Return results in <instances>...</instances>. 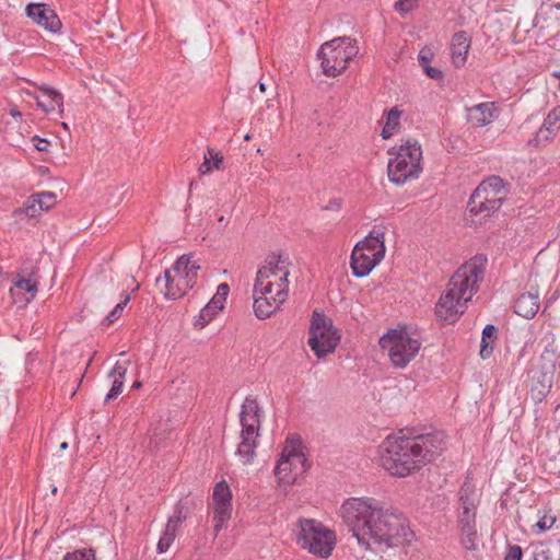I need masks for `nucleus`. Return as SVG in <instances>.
Instances as JSON below:
<instances>
[{"mask_svg": "<svg viewBox=\"0 0 560 560\" xmlns=\"http://www.w3.org/2000/svg\"><path fill=\"white\" fill-rule=\"evenodd\" d=\"M498 339V328L492 325L488 324L485 326L482 330L481 336V342H480V357L481 359H488L492 355L494 343Z\"/></svg>", "mask_w": 560, "mask_h": 560, "instance_id": "25", "label": "nucleus"}, {"mask_svg": "<svg viewBox=\"0 0 560 560\" xmlns=\"http://www.w3.org/2000/svg\"><path fill=\"white\" fill-rule=\"evenodd\" d=\"M213 170L214 168L211 163V159H210L209 154L206 152L203 155V162L199 166L198 172L200 175H207V174H210Z\"/></svg>", "mask_w": 560, "mask_h": 560, "instance_id": "50", "label": "nucleus"}, {"mask_svg": "<svg viewBox=\"0 0 560 560\" xmlns=\"http://www.w3.org/2000/svg\"><path fill=\"white\" fill-rule=\"evenodd\" d=\"M386 247L381 246V249L376 254H366L362 250L360 243H358L351 254L350 266L352 273L357 278H363L370 275V272L381 262L385 256Z\"/></svg>", "mask_w": 560, "mask_h": 560, "instance_id": "14", "label": "nucleus"}, {"mask_svg": "<svg viewBox=\"0 0 560 560\" xmlns=\"http://www.w3.org/2000/svg\"><path fill=\"white\" fill-rule=\"evenodd\" d=\"M38 105L43 107L45 112L61 109L63 97L58 91L51 88H45L42 90V96L38 98Z\"/></svg>", "mask_w": 560, "mask_h": 560, "instance_id": "27", "label": "nucleus"}, {"mask_svg": "<svg viewBox=\"0 0 560 560\" xmlns=\"http://www.w3.org/2000/svg\"><path fill=\"white\" fill-rule=\"evenodd\" d=\"M486 258L475 256L451 277L445 292L435 304V315L444 324L455 323L466 310V303L477 293L478 280L485 275Z\"/></svg>", "mask_w": 560, "mask_h": 560, "instance_id": "3", "label": "nucleus"}, {"mask_svg": "<svg viewBox=\"0 0 560 560\" xmlns=\"http://www.w3.org/2000/svg\"><path fill=\"white\" fill-rule=\"evenodd\" d=\"M33 144L36 150L40 152H47L50 147V142L44 138H39L38 136L33 137Z\"/></svg>", "mask_w": 560, "mask_h": 560, "instance_id": "51", "label": "nucleus"}, {"mask_svg": "<svg viewBox=\"0 0 560 560\" xmlns=\"http://www.w3.org/2000/svg\"><path fill=\"white\" fill-rule=\"evenodd\" d=\"M542 341L546 342L544 347V351L541 353V359L549 361L552 363L555 368V363L558 357V347L556 345V337L552 332H549L547 336L542 338Z\"/></svg>", "mask_w": 560, "mask_h": 560, "instance_id": "31", "label": "nucleus"}, {"mask_svg": "<svg viewBox=\"0 0 560 560\" xmlns=\"http://www.w3.org/2000/svg\"><path fill=\"white\" fill-rule=\"evenodd\" d=\"M340 515L359 545L370 548V541L395 547L408 541L410 528L406 516L394 508H385L374 498H350Z\"/></svg>", "mask_w": 560, "mask_h": 560, "instance_id": "1", "label": "nucleus"}, {"mask_svg": "<svg viewBox=\"0 0 560 560\" xmlns=\"http://www.w3.org/2000/svg\"><path fill=\"white\" fill-rule=\"evenodd\" d=\"M555 522V518H547V517H542L541 520H539L536 524V526L541 530H547L549 529L552 524Z\"/></svg>", "mask_w": 560, "mask_h": 560, "instance_id": "54", "label": "nucleus"}, {"mask_svg": "<svg viewBox=\"0 0 560 560\" xmlns=\"http://www.w3.org/2000/svg\"><path fill=\"white\" fill-rule=\"evenodd\" d=\"M68 448V443L67 442H62L60 444V450H67Z\"/></svg>", "mask_w": 560, "mask_h": 560, "instance_id": "57", "label": "nucleus"}, {"mask_svg": "<svg viewBox=\"0 0 560 560\" xmlns=\"http://www.w3.org/2000/svg\"><path fill=\"white\" fill-rule=\"evenodd\" d=\"M207 153L209 154L211 159V163L213 165L214 170H222L223 168V155L221 152L215 151L212 148L207 149Z\"/></svg>", "mask_w": 560, "mask_h": 560, "instance_id": "46", "label": "nucleus"}, {"mask_svg": "<svg viewBox=\"0 0 560 560\" xmlns=\"http://www.w3.org/2000/svg\"><path fill=\"white\" fill-rule=\"evenodd\" d=\"M253 295L255 315L260 319H265L273 314L285 301L288 296V290H285V284H277V291L275 295L262 296L256 293Z\"/></svg>", "mask_w": 560, "mask_h": 560, "instance_id": "16", "label": "nucleus"}, {"mask_svg": "<svg viewBox=\"0 0 560 560\" xmlns=\"http://www.w3.org/2000/svg\"><path fill=\"white\" fill-rule=\"evenodd\" d=\"M269 270V267H261L258 269L254 284V293L262 296L276 294V292H273V283L269 281V278L271 277V272Z\"/></svg>", "mask_w": 560, "mask_h": 560, "instance_id": "26", "label": "nucleus"}, {"mask_svg": "<svg viewBox=\"0 0 560 560\" xmlns=\"http://www.w3.org/2000/svg\"><path fill=\"white\" fill-rule=\"evenodd\" d=\"M388 154H395L387 166L388 178L396 185H404L406 182L416 179L422 172V150L415 139H407L397 150L392 148Z\"/></svg>", "mask_w": 560, "mask_h": 560, "instance_id": "4", "label": "nucleus"}, {"mask_svg": "<svg viewBox=\"0 0 560 560\" xmlns=\"http://www.w3.org/2000/svg\"><path fill=\"white\" fill-rule=\"evenodd\" d=\"M139 289V284L136 285V288L132 290V292L137 291Z\"/></svg>", "mask_w": 560, "mask_h": 560, "instance_id": "62", "label": "nucleus"}, {"mask_svg": "<svg viewBox=\"0 0 560 560\" xmlns=\"http://www.w3.org/2000/svg\"><path fill=\"white\" fill-rule=\"evenodd\" d=\"M363 252H369V254L373 255L376 254L378 250V247H376V244L374 242L365 243V238L361 242H359Z\"/></svg>", "mask_w": 560, "mask_h": 560, "instance_id": "53", "label": "nucleus"}, {"mask_svg": "<svg viewBox=\"0 0 560 560\" xmlns=\"http://www.w3.org/2000/svg\"><path fill=\"white\" fill-rule=\"evenodd\" d=\"M503 198L495 196L493 190H485V185H478L469 197L467 209L472 215L488 218L502 206Z\"/></svg>", "mask_w": 560, "mask_h": 560, "instance_id": "13", "label": "nucleus"}, {"mask_svg": "<svg viewBox=\"0 0 560 560\" xmlns=\"http://www.w3.org/2000/svg\"><path fill=\"white\" fill-rule=\"evenodd\" d=\"M533 560H551V552L549 549H537L533 553Z\"/></svg>", "mask_w": 560, "mask_h": 560, "instance_id": "52", "label": "nucleus"}, {"mask_svg": "<svg viewBox=\"0 0 560 560\" xmlns=\"http://www.w3.org/2000/svg\"><path fill=\"white\" fill-rule=\"evenodd\" d=\"M394 130L395 129L384 125V127L382 129V132H381V136L383 137V139H388V138H390L393 136Z\"/></svg>", "mask_w": 560, "mask_h": 560, "instance_id": "56", "label": "nucleus"}, {"mask_svg": "<svg viewBox=\"0 0 560 560\" xmlns=\"http://www.w3.org/2000/svg\"><path fill=\"white\" fill-rule=\"evenodd\" d=\"M26 15L51 33L58 32L62 25L56 12L46 3H28Z\"/></svg>", "mask_w": 560, "mask_h": 560, "instance_id": "15", "label": "nucleus"}, {"mask_svg": "<svg viewBox=\"0 0 560 560\" xmlns=\"http://www.w3.org/2000/svg\"><path fill=\"white\" fill-rule=\"evenodd\" d=\"M306 470L307 459L302 452L301 441L294 436L288 438L287 445L275 468L278 482L283 486H291Z\"/></svg>", "mask_w": 560, "mask_h": 560, "instance_id": "7", "label": "nucleus"}, {"mask_svg": "<svg viewBox=\"0 0 560 560\" xmlns=\"http://www.w3.org/2000/svg\"><path fill=\"white\" fill-rule=\"evenodd\" d=\"M374 242L376 247L381 249L382 245H385V228L375 225L365 236V243Z\"/></svg>", "mask_w": 560, "mask_h": 560, "instance_id": "36", "label": "nucleus"}, {"mask_svg": "<svg viewBox=\"0 0 560 560\" xmlns=\"http://www.w3.org/2000/svg\"><path fill=\"white\" fill-rule=\"evenodd\" d=\"M62 560H96V558L93 549L83 548L72 552H67Z\"/></svg>", "mask_w": 560, "mask_h": 560, "instance_id": "37", "label": "nucleus"}, {"mask_svg": "<svg viewBox=\"0 0 560 560\" xmlns=\"http://www.w3.org/2000/svg\"><path fill=\"white\" fill-rule=\"evenodd\" d=\"M553 384V373L547 371H538L530 381V397L535 402H541L550 393Z\"/></svg>", "mask_w": 560, "mask_h": 560, "instance_id": "20", "label": "nucleus"}, {"mask_svg": "<svg viewBox=\"0 0 560 560\" xmlns=\"http://www.w3.org/2000/svg\"><path fill=\"white\" fill-rule=\"evenodd\" d=\"M523 550L518 545H510L504 560H522Z\"/></svg>", "mask_w": 560, "mask_h": 560, "instance_id": "48", "label": "nucleus"}, {"mask_svg": "<svg viewBox=\"0 0 560 560\" xmlns=\"http://www.w3.org/2000/svg\"><path fill=\"white\" fill-rule=\"evenodd\" d=\"M341 208V200L340 199H331L328 205L326 206V209L328 210H339Z\"/></svg>", "mask_w": 560, "mask_h": 560, "instance_id": "55", "label": "nucleus"}, {"mask_svg": "<svg viewBox=\"0 0 560 560\" xmlns=\"http://www.w3.org/2000/svg\"><path fill=\"white\" fill-rule=\"evenodd\" d=\"M130 360L117 361L112 371L109 372L108 376L125 380Z\"/></svg>", "mask_w": 560, "mask_h": 560, "instance_id": "42", "label": "nucleus"}, {"mask_svg": "<svg viewBox=\"0 0 560 560\" xmlns=\"http://www.w3.org/2000/svg\"><path fill=\"white\" fill-rule=\"evenodd\" d=\"M113 383L109 392L105 396V401L108 402L113 399H116L122 392L125 380L113 377Z\"/></svg>", "mask_w": 560, "mask_h": 560, "instance_id": "43", "label": "nucleus"}, {"mask_svg": "<svg viewBox=\"0 0 560 560\" xmlns=\"http://www.w3.org/2000/svg\"><path fill=\"white\" fill-rule=\"evenodd\" d=\"M51 493H52V494H56V493H57V488H56V487H54V488L51 489Z\"/></svg>", "mask_w": 560, "mask_h": 560, "instance_id": "61", "label": "nucleus"}, {"mask_svg": "<svg viewBox=\"0 0 560 560\" xmlns=\"http://www.w3.org/2000/svg\"><path fill=\"white\" fill-rule=\"evenodd\" d=\"M186 517L184 505L182 504V501H179L174 508L173 515L168 517L165 529L176 533L179 525L186 520Z\"/></svg>", "mask_w": 560, "mask_h": 560, "instance_id": "33", "label": "nucleus"}, {"mask_svg": "<svg viewBox=\"0 0 560 560\" xmlns=\"http://www.w3.org/2000/svg\"><path fill=\"white\" fill-rule=\"evenodd\" d=\"M11 114H12V116H16V115H19V116H20V115H21V114H20L19 112H16V110H12V112H11Z\"/></svg>", "mask_w": 560, "mask_h": 560, "instance_id": "58", "label": "nucleus"}, {"mask_svg": "<svg viewBox=\"0 0 560 560\" xmlns=\"http://www.w3.org/2000/svg\"><path fill=\"white\" fill-rule=\"evenodd\" d=\"M358 54V47L350 37H337L324 43L317 51L322 60L323 73L327 77H337L348 67V62Z\"/></svg>", "mask_w": 560, "mask_h": 560, "instance_id": "6", "label": "nucleus"}, {"mask_svg": "<svg viewBox=\"0 0 560 560\" xmlns=\"http://www.w3.org/2000/svg\"><path fill=\"white\" fill-rule=\"evenodd\" d=\"M383 349H388V355L395 368L404 369L418 354L421 343L418 339L404 336L397 329H392L380 339Z\"/></svg>", "mask_w": 560, "mask_h": 560, "instance_id": "9", "label": "nucleus"}, {"mask_svg": "<svg viewBox=\"0 0 560 560\" xmlns=\"http://www.w3.org/2000/svg\"><path fill=\"white\" fill-rule=\"evenodd\" d=\"M230 293V287L228 283H220L217 288L215 294L210 300L211 305H214V308L223 310L226 298Z\"/></svg>", "mask_w": 560, "mask_h": 560, "instance_id": "35", "label": "nucleus"}, {"mask_svg": "<svg viewBox=\"0 0 560 560\" xmlns=\"http://www.w3.org/2000/svg\"><path fill=\"white\" fill-rule=\"evenodd\" d=\"M175 537H176V533H173L168 529H164L159 539L158 546H156L158 552L159 553L166 552L168 550V548L171 547V545L173 544Z\"/></svg>", "mask_w": 560, "mask_h": 560, "instance_id": "39", "label": "nucleus"}, {"mask_svg": "<svg viewBox=\"0 0 560 560\" xmlns=\"http://www.w3.org/2000/svg\"><path fill=\"white\" fill-rule=\"evenodd\" d=\"M402 112L398 109L397 106L392 107L388 112H386V121L385 125L396 129L399 126V120Z\"/></svg>", "mask_w": 560, "mask_h": 560, "instance_id": "44", "label": "nucleus"}, {"mask_svg": "<svg viewBox=\"0 0 560 560\" xmlns=\"http://www.w3.org/2000/svg\"><path fill=\"white\" fill-rule=\"evenodd\" d=\"M288 265H289L288 258H283L280 255L272 254L266 258V265L264 266V267L270 268L269 271L271 272V277L279 278V281H280L279 284H282V285L285 284V290H288V280H287V278L289 276V270L287 269Z\"/></svg>", "mask_w": 560, "mask_h": 560, "instance_id": "24", "label": "nucleus"}, {"mask_svg": "<svg viewBox=\"0 0 560 560\" xmlns=\"http://www.w3.org/2000/svg\"><path fill=\"white\" fill-rule=\"evenodd\" d=\"M542 124L549 127L551 131L558 132L560 130V105L548 113Z\"/></svg>", "mask_w": 560, "mask_h": 560, "instance_id": "38", "label": "nucleus"}, {"mask_svg": "<svg viewBox=\"0 0 560 560\" xmlns=\"http://www.w3.org/2000/svg\"><path fill=\"white\" fill-rule=\"evenodd\" d=\"M213 530L219 532L226 526L232 515V491L225 480L215 483L212 493Z\"/></svg>", "mask_w": 560, "mask_h": 560, "instance_id": "11", "label": "nucleus"}, {"mask_svg": "<svg viewBox=\"0 0 560 560\" xmlns=\"http://www.w3.org/2000/svg\"><path fill=\"white\" fill-rule=\"evenodd\" d=\"M498 117V109L494 103L485 102L472 106L469 109V120L475 127H483Z\"/></svg>", "mask_w": 560, "mask_h": 560, "instance_id": "22", "label": "nucleus"}, {"mask_svg": "<svg viewBox=\"0 0 560 560\" xmlns=\"http://www.w3.org/2000/svg\"><path fill=\"white\" fill-rule=\"evenodd\" d=\"M38 272V267L31 259L24 260L16 275V278H28L33 279Z\"/></svg>", "mask_w": 560, "mask_h": 560, "instance_id": "40", "label": "nucleus"}, {"mask_svg": "<svg viewBox=\"0 0 560 560\" xmlns=\"http://www.w3.org/2000/svg\"><path fill=\"white\" fill-rule=\"evenodd\" d=\"M556 135V131H551L549 127L542 124L541 127L535 132L534 137L528 140V145H545L547 142L552 140Z\"/></svg>", "mask_w": 560, "mask_h": 560, "instance_id": "32", "label": "nucleus"}, {"mask_svg": "<svg viewBox=\"0 0 560 560\" xmlns=\"http://www.w3.org/2000/svg\"><path fill=\"white\" fill-rule=\"evenodd\" d=\"M296 526V542L301 548L324 559L331 555L336 546V535L332 530L312 518H300Z\"/></svg>", "mask_w": 560, "mask_h": 560, "instance_id": "5", "label": "nucleus"}, {"mask_svg": "<svg viewBox=\"0 0 560 560\" xmlns=\"http://www.w3.org/2000/svg\"><path fill=\"white\" fill-rule=\"evenodd\" d=\"M133 386H135L136 388H139V387L141 386V383H140V382H136V383L133 384Z\"/></svg>", "mask_w": 560, "mask_h": 560, "instance_id": "59", "label": "nucleus"}, {"mask_svg": "<svg viewBox=\"0 0 560 560\" xmlns=\"http://www.w3.org/2000/svg\"><path fill=\"white\" fill-rule=\"evenodd\" d=\"M513 310L515 314L526 319L534 318L539 310L538 290L520 294L514 302Z\"/></svg>", "mask_w": 560, "mask_h": 560, "instance_id": "18", "label": "nucleus"}, {"mask_svg": "<svg viewBox=\"0 0 560 560\" xmlns=\"http://www.w3.org/2000/svg\"><path fill=\"white\" fill-rule=\"evenodd\" d=\"M432 59H433V52L430 48L424 47L419 51L418 62L422 67V69L427 66H430V62Z\"/></svg>", "mask_w": 560, "mask_h": 560, "instance_id": "47", "label": "nucleus"}, {"mask_svg": "<svg viewBox=\"0 0 560 560\" xmlns=\"http://www.w3.org/2000/svg\"><path fill=\"white\" fill-rule=\"evenodd\" d=\"M242 425L241 442L237 446L236 454L242 458L244 465L253 463L258 446L257 439L261 428V421L246 420L245 417L240 418Z\"/></svg>", "mask_w": 560, "mask_h": 560, "instance_id": "12", "label": "nucleus"}, {"mask_svg": "<svg viewBox=\"0 0 560 560\" xmlns=\"http://www.w3.org/2000/svg\"><path fill=\"white\" fill-rule=\"evenodd\" d=\"M130 301V293L125 292L122 294V300L116 304V306L112 310V312L105 317L104 323L106 325H110L115 323L124 313L125 307L128 305Z\"/></svg>", "mask_w": 560, "mask_h": 560, "instance_id": "34", "label": "nucleus"}, {"mask_svg": "<svg viewBox=\"0 0 560 560\" xmlns=\"http://www.w3.org/2000/svg\"><path fill=\"white\" fill-rule=\"evenodd\" d=\"M221 311L220 308H214V305H211V302L209 301L199 312V314L194 319V326L198 329H202L208 325L214 316L218 314V312Z\"/></svg>", "mask_w": 560, "mask_h": 560, "instance_id": "30", "label": "nucleus"}, {"mask_svg": "<svg viewBox=\"0 0 560 560\" xmlns=\"http://www.w3.org/2000/svg\"><path fill=\"white\" fill-rule=\"evenodd\" d=\"M460 511L458 514V527L460 533V544L467 550H475L477 548V527H476V515L477 506L471 493L466 488H460L459 492Z\"/></svg>", "mask_w": 560, "mask_h": 560, "instance_id": "10", "label": "nucleus"}, {"mask_svg": "<svg viewBox=\"0 0 560 560\" xmlns=\"http://www.w3.org/2000/svg\"><path fill=\"white\" fill-rule=\"evenodd\" d=\"M417 5V0H398V2L395 4V9L401 14H406L415 10Z\"/></svg>", "mask_w": 560, "mask_h": 560, "instance_id": "45", "label": "nucleus"}, {"mask_svg": "<svg viewBox=\"0 0 560 560\" xmlns=\"http://www.w3.org/2000/svg\"><path fill=\"white\" fill-rule=\"evenodd\" d=\"M185 280L182 273L172 275L171 270H165L164 279L159 277L155 282L166 299L178 300L190 289L186 288Z\"/></svg>", "mask_w": 560, "mask_h": 560, "instance_id": "17", "label": "nucleus"}, {"mask_svg": "<svg viewBox=\"0 0 560 560\" xmlns=\"http://www.w3.org/2000/svg\"><path fill=\"white\" fill-rule=\"evenodd\" d=\"M308 335L307 343L318 359L334 352L340 341L331 319L317 310L313 311Z\"/></svg>", "mask_w": 560, "mask_h": 560, "instance_id": "8", "label": "nucleus"}, {"mask_svg": "<svg viewBox=\"0 0 560 560\" xmlns=\"http://www.w3.org/2000/svg\"><path fill=\"white\" fill-rule=\"evenodd\" d=\"M479 185H485V190H493L495 196H499L504 186L503 180L499 176H491Z\"/></svg>", "mask_w": 560, "mask_h": 560, "instance_id": "41", "label": "nucleus"}, {"mask_svg": "<svg viewBox=\"0 0 560 560\" xmlns=\"http://www.w3.org/2000/svg\"><path fill=\"white\" fill-rule=\"evenodd\" d=\"M260 90L264 92L265 91V84L264 83H260L259 85Z\"/></svg>", "mask_w": 560, "mask_h": 560, "instance_id": "60", "label": "nucleus"}, {"mask_svg": "<svg viewBox=\"0 0 560 560\" xmlns=\"http://www.w3.org/2000/svg\"><path fill=\"white\" fill-rule=\"evenodd\" d=\"M56 194L51 191L33 194L21 211L28 217H36L39 211H48L51 209L56 202Z\"/></svg>", "mask_w": 560, "mask_h": 560, "instance_id": "19", "label": "nucleus"}, {"mask_svg": "<svg viewBox=\"0 0 560 560\" xmlns=\"http://www.w3.org/2000/svg\"><path fill=\"white\" fill-rule=\"evenodd\" d=\"M470 47V37L467 32H456L451 42L452 61L456 68H460L466 63L468 50Z\"/></svg>", "mask_w": 560, "mask_h": 560, "instance_id": "21", "label": "nucleus"}, {"mask_svg": "<svg viewBox=\"0 0 560 560\" xmlns=\"http://www.w3.org/2000/svg\"><path fill=\"white\" fill-rule=\"evenodd\" d=\"M241 417H245L246 420L261 421L264 410L259 406L257 397L249 395L244 399L241 406L240 418Z\"/></svg>", "mask_w": 560, "mask_h": 560, "instance_id": "28", "label": "nucleus"}, {"mask_svg": "<svg viewBox=\"0 0 560 560\" xmlns=\"http://www.w3.org/2000/svg\"><path fill=\"white\" fill-rule=\"evenodd\" d=\"M445 438L438 430L413 436H389L384 443L382 466L393 476H409L442 453Z\"/></svg>", "mask_w": 560, "mask_h": 560, "instance_id": "2", "label": "nucleus"}, {"mask_svg": "<svg viewBox=\"0 0 560 560\" xmlns=\"http://www.w3.org/2000/svg\"><path fill=\"white\" fill-rule=\"evenodd\" d=\"M16 290L19 292H25L31 294V298H26L24 300V302L28 303L38 291L37 282L34 279L16 278V280L14 281V288L10 289V293L11 296L14 299V302H16Z\"/></svg>", "mask_w": 560, "mask_h": 560, "instance_id": "29", "label": "nucleus"}, {"mask_svg": "<svg viewBox=\"0 0 560 560\" xmlns=\"http://www.w3.org/2000/svg\"><path fill=\"white\" fill-rule=\"evenodd\" d=\"M200 266L197 261L191 260L186 255L179 257L174 264L173 271L176 273H182L185 277L186 288H194L197 283V275Z\"/></svg>", "mask_w": 560, "mask_h": 560, "instance_id": "23", "label": "nucleus"}, {"mask_svg": "<svg viewBox=\"0 0 560 560\" xmlns=\"http://www.w3.org/2000/svg\"><path fill=\"white\" fill-rule=\"evenodd\" d=\"M423 71L430 79H433L435 81H441L444 79V73L439 68L427 66L423 68Z\"/></svg>", "mask_w": 560, "mask_h": 560, "instance_id": "49", "label": "nucleus"}]
</instances>
